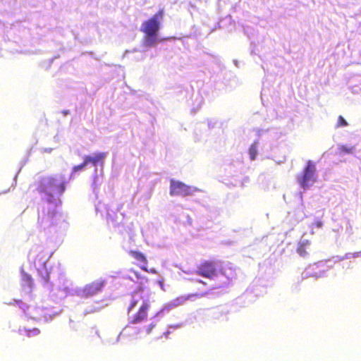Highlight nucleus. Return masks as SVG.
<instances>
[{
  "mask_svg": "<svg viewBox=\"0 0 361 361\" xmlns=\"http://www.w3.org/2000/svg\"><path fill=\"white\" fill-rule=\"evenodd\" d=\"M164 14V11L161 9L142 23L140 30L145 34L143 44L145 47H152L156 45Z\"/></svg>",
  "mask_w": 361,
  "mask_h": 361,
  "instance_id": "1",
  "label": "nucleus"
},
{
  "mask_svg": "<svg viewBox=\"0 0 361 361\" xmlns=\"http://www.w3.org/2000/svg\"><path fill=\"white\" fill-rule=\"evenodd\" d=\"M37 190L52 197L53 194H62L66 189L65 183L56 176H43L36 183Z\"/></svg>",
  "mask_w": 361,
  "mask_h": 361,
  "instance_id": "2",
  "label": "nucleus"
},
{
  "mask_svg": "<svg viewBox=\"0 0 361 361\" xmlns=\"http://www.w3.org/2000/svg\"><path fill=\"white\" fill-rule=\"evenodd\" d=\"M296 179L302 188H309L317 180L315 164L309 160L302 173L298 175Z\"/></svg>",
  "mask_w": 361,
  "mask_h": 361,
  "instance_id": "3",
  "label": "nucleus"
},
{
  "mask_svg": "<svg viewBox=\"0 0 361 361\" xmlns=\"http://www.w3.org/2000/svg\"><path fill=\"white\" fill-rule=\"evenodd\" d=\"M48 259L47 254L44 250H39L33 262L35 267L44 283H47L49 280L50 272L46 267Z\"/></svg>",
  "mask_w": 361,
  "mask_h": 361,
  "instance_id": "4",
  "label": "nucleus"
},
{
  "mask_svg": "<svg viewBox=\"0 0 361 361\" xmlns=\"http://www.w3.org/2000/svg\"><path fill=\"white\" fill-rule=\"evenodd\" d=\"M199 276L212 279L218 275L217 262L214 260H205L201 262L196 271Z\"/></svg>",
  "mask_w": 361,
  "mask_h": 361,
  "instance_id": "5",
  "label": "nucleus"
},
{
  "mask_svg": "<svg viewBox=\"0 0 361 361\" xmlns=\"http://www.w3.org/2000/svg\"><path fill=\"white\" fill-rule=\"evenodd\" d=\"M195 190L190 186L185 185L180 181L171 180L170 195L171 196H189L192 195Z\"/></svg>",
  "mask_w": 361,
  "mask_h": 361,
  "instance_id": "6",
  "label": "nucleus"
},
{
  "mask_svg": "<svg viewBox=\"0 0 361 361\" xmlns=\"http://www.w3.org/2000/svg\"><path fill=\"white\" fill-rule=\"evenodd\" d=\"M105 283L104 280L98 279L87 284L81 290L82 296L88 298L97 294L102 290Z\"/></svg>",
  "mask_w": 361,
  "mask_h": 361,
  "instance_id": "7",
  "label": "nucleus"
},
{
  "mask_svg": "<svg viewBox=\"0 0 361 361\" xmlns=\"http://www.w3.org/2000/svg\"><path fill=\"white\" fill-rule=\"evenodd\" d=\"M150 304L148 301L144 300L137 312L133 316L130 321V324H139L147 319L148 310H149Z\"/></svg>",
  "mask_w": 361,
  "mask_h": 361,
  "instance_id": "8",
  "label": "nucleus"
},
{
  "mask_svg": "<svg viewBox=\"0 0 361 361\" xmlns=\"http://www.w3.org/2000/svg\"><path fill=\"white\" fill-rule=\"evenodd\" d=\"M107 156L106 152H97L93 156L87 155L84 157L87 164H92L94 166H103L104 161Z\"/></svg>",
  "mask_w": 361,
  "mask_h": 361,
  "instance_id": "9",
  "label": "nucleus"
},
{
  "mask_svg": "<svg viewBox=\"0 0 361 361\" xmlns=\"http://www.w3.org/2000/svg\"><path fill=\"white\" fill-rule=\"evenodd\" d=\"M207 293H192L188 294L186 295H180L173 300V305L175 306L182 305H183L187 300H190L193 298H197V297H202L204 296Z\"/></svg>",
  "mask_w": 361,
  "mask_h": 361,
  "instance_id": "10",
  "label": "nucleus"
},
{
  "mask_svg": "<svg viewBox=\"0 0 361 361\" xmlns=\"http://www.w3.org/2000/svg\"><path fill=\"white\" fill-rule=\"evenodd\" d=\"M18 332L20 334L25 335L27 338H35L40 335L41 331L38 328L32 329H19Z\"/></svg>",
  "mask_w": 361,
  "mask_h": 361,
  "instance_id": "11",
  "label": "nucleus"
},
{
  "mask_svg": "<svg viewBox=\"0 0 361 361\" xmlns=\"http://www.w3.org/2000/svg\"><path fill=\"white\" fill-rule=\"evenodd\" d=\"M56 214V212L55 210L48 211L47 213L43 212L42 216H38V222L43 223L45 220L51 222Z\"/></svg>",
  "mask_w": 361,
  "mask_h": 361,
  "instance_id": "12",
  "label": "nucleus"
},
{
  "mask_svg": "<svg viewBox=\"0 0 361 361\" xmlns=\"http://www.w3.org/2000/svg\"><path fill=\"white\" fill-rule=\"evenodd\" d=\"M310 245V242L308 240H305L299 243L298 248H297V252L301 256V257H306L308 255V252L307 251V246Z\"/></svg>",
  "mask_w": 361,
  "mask_h": 361,
  "instance_id": "13",
  "label": "nucleus"
},
{
  "mask_svg": "<svg viewBox=\"0 0 361 361\" xmlns=\"http://www.w3.org/2000/svg\"><path fill=\"white\" fill-rule=\"evenodd\" d=\"M129 254L131 257H133L135 259H136L138 262H140L144 264V265H147V260L145 256L141 253L140 252L135 251V250H130L129 252Z\"/></svg>",
  "mask_w": 361,
  "mask_h": 361,
  "instance_id": "14",
  "label": "nucleus"
},
{
  "mask_svg": "<svg viewBox=\"0 0 361 361\" xmlns=\"http://www.w3.org/2000/svg\"><path fill=\"white\" fill-rule=\"evenodd\" d=\"M338 154L343 155L345 154H352L354 152V147H348L346 145H341L338 147Z\"/></svg>",
  "mask_w": 361,
  "mask_h": 361,
  "instance_id": "15",
  "label": "nucleus"
},
{
  "mask_svg": "<svg viewBox=\"0 0 361 361\" xmlns=\"http://www.w3.org/2000/svg\"><path fill=\"white\" fill-rule=\"evenodd\" d=\"M249 154L251 160H255L257 155V147L255 144L250 146L249 149Z\"/></svg>",
  "mask_w": 361,
  "mask_h": 361,
  "instance_id": "16",
  "label": "nucleus"
},
{
  "mask_svg": "<svg viewBox=\"0 0 361 361\" xmlns=\"http://www.w3.org/2000/svg\"><path fill=\"white\" fill-rule=\"evenodd\" d=\"M87 165V164L84 159L82 163L73 167L72 173H74L83 169Z\"/></svg>",
  "mask_w": 361,
  "mask_h": 361,
  "instance_id": "17",
  "label": "nucleus"
},
{
  "mask_svg": "<svg viewBox=\"0 0 361 361\" xmlns=\"http://www.w3.org/2000/svg\"><path fill=\"white\" fill-rule=\"evenodd\" d=\"M346 126H348V123L346 122V121L344 119V118L342 116H339L338 118V123H337L336 127L340 128V127H345Z\"/></svg>",
  "mask_w": 361,
  "mask_h": 361,
  "instance_id": "18",
  "label": "nucleus"
},
{
  "mask_svg": "<svg viewBox=\"0 0 361 361\" xmlns=\"http://www.w3.org/2000/svg\"><path fill=\"white\" fill-rule=\"evenodd\" d=\"M137 302L138 300L133 297L128 308V312H130L137 305Z\"/></svg>",
  "mask_w": 361,
  "mask_h": 361,
  "instance_id": "19",
  "label": "nucleus"
},
{
  "mask_svg": "<svg viewBox=\"0 0 361 361\" xmlns=\"http://www.w3.org/2000/svg\"><path fill=\"white\" fill-rule=\"evenodd\" d=\"M156 326V324L151 323L147 328L146 332L147 334H150L152 332V329Z\"/></svg>",
  "mask_w": 361,
  "mask_h": 361,
  "instance_id": "20",
  "label": "nucleus"
},
{
  "mask_svg": "<svg viewBox=\"0 0 361 361\" xmlns=\"http://www.w3.org/2000/svg\"><path fill=\"white\" fill-rule=\"evenodd\" d=\"M140 268L145 271H147V272H149V273H152V274H156L157 271L154 269H152L150 270H148L146 265H143V266H141Z\"/></svg>",
  "mask_w": 361,
  "mask_h": 361,
  "instance_id": "21",
  "label": "nucleus"
},
{
  "mask_svg": "<svg viewBox=\"0 0 361 361\" xmlns=\"http://www.w3.org/2000/svg\"><path fill=\"white\" fill-rule=\"evenodd\" d=\"M314 225L317 227V228H321L323 225L322 224V221L321 220H316L314 222Z\"/></svg>",
  "mask_w": 361,
  "mask_h": 361,
  "instance_id": "22",
  "label": "nucleus"
},
{
  "mask_svg": "<svg viewBox=\"0 0 361 361\" xmlns=\"http://www.w3.org/2000/svg\"><path fill=\"white\" fill-rule=\"evenodd\" d=\"M25 278L26 281L29 283V285L31 286H32V283L31 277L30 276H28V275H25Z\"/></svg>",
  "mask_w": 361,
  "mask_h": 361,
  "instance_id": "23",
  "label": "nucleus"
},
{
  "mask_svg": "<svg viewBox=\"0 0 361 361\" xmlns=\"http://www.w3.org/2000/svg\"><path fill=\"white\" fill-rule=\"evenodd\" d=\"M198 282H199V283H203V284H205V283H204V282H203V281H201V280H199V281H198Z\"/></svg>",
  "mask_w": 361,
  "mask_h": 361,
  "instance_id": "24",
  "label": "nucleus"
},
{
  "mask_svg": "<svg viewBox=\"0 0 361 361\" xmlns=\"http://www.w3.org/2000/svg\"><path fill=\"white\" fill-rule=\"evenodd\" d=\"M169 332V331H166V332H164V334H168Z\"/></svg>",
  "mask_w": 361,
  "mask_h": 361,
  "instance_id": "25",
  "label": "nucleus"
}]
</instances>
